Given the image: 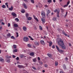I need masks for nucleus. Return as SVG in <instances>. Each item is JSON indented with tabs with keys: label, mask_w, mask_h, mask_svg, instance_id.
<instances>
[{
	"label": "nucleus",
	"mask_w": 73,
	"mask_h": 73,
	"mask_svg": "<svg viewBox=\"0 0 73 73\" xmlns=\"http://www.w3.org/2000/svg\"><path fill=\"white\" fill-rule=\"evenodd\" d=\"M58 43V44L59 45L61 46L62 49H66L65 46H64V41H63V40L61 39H59V41Z\"/></svg>",
	"instance_id": "nucleus-1"
},
{
	"label": "nucleus",
	"mask_w": 73,
	"mask_h": 73,
	"mask_svg": "<svg viewBox=\"0 0 73 73\" xmlns=\"http://www.w3.org/2000/svg\"><path fill=\"white\" fill-rule=\"evenodd\" d=\"M11 15L13 17V18H15L17 17V15L15 12H13L11 13Z\"/></svg>",
	"instance_id": "nucleus-2"
},
{
	"label": "nucleus",
	"mask_w": 73,
	"mask_h": 73,
	"mask_svg": "<svg viewBox=\"0 0 73 73\" xmlns=\"http://www.w3.org/2000/svg\"><path fill=\"white\" fill-rule=\"evenodd\" d=\"M29 40V39L27 36H25V37H24L23 38V40L24 41H25V42H27Z\"/></svg>",
	"instance_id": "nucleus-3"
},
{
	"label": "nucleus",
	"mask_w": 73,
	"mask_h": 73,
	"mask_svg": "<svg viewBox=\"0 0 73 73\" xmlns=\"http://www.w3.org/2000/svg\"><path fill=\"white\" fill-rule=\"evenodd\" d=\"M41 14L43 17H45V12L42 11L41 13Z\"/></svg>",
	"instance_id": "nucleus-4"
},
{
	"label": "nucleus",
	"mask_w": 73,
	"mask_h": 73,
	"mask_svg": "<svg viewBox=\"0 0 73 73\" xmlns=\"http://www.w3.org/2000/svg\"><path fill=\"white\" fill-rule=\"evenodd\" d=\"M70 3V1H68L67 2V5H66L64 6V8H65V7H67L68 6V5Z\"/></svg>",
	"instance_id": "nucleus-5"
},
{
	"label": "nucleus",
	"mask_w": 73,
	"mask_h": 73,
	"mask_svg": "<svg viewBox=\"0 0 73 73\" xmlns=\"http://www.w3.org/2000/svg\"><path fill=\"white\" fill-rule=\"evenodd\" d=\"M17 66L19 68H25V67L24 66L20 65H18Z\"/></svg>",
	"instance_id": "nucleus-6"
},
{
	"label": "nucleus",
	"mask_w": 73,
	"mask_h": 73,
	"mask_svg": "<svg viewBox=\"0 0 73 73\" xmlns=\"http://www.w3.org/2000/svg\"><path fill=\"white\" fill-rule=\"evenodd\" d=\"M41 21H42L43 24H44L45 22V20L43 18L41 19Z\"/></svg>",
	"instance_id": "nucleus-7"
},
{
	"label": "nucleus",
	"mask_w": 73,
	"mask_h": 73,
	"mask_svg": "<svg viewBox=\"0 0 73 73\" xmlns=\"http://www.w3.org/2000/svg\"><path fill=\"white\" fill-rule=\"evenodd\" d=\"M23 28L24 31H27V27H26L24 26L23 27Z\"/></svg>",
	"instance_id": "nucleus-8"
},
{
	"label": "nucleus",
	"mask_w": 73,
	"mask_h": 73,
	"mask_svg": "<svg viewBox=\"0 0 73 73\" xmlns=\"http://www.w3.org/2000/svg\"><path fill=\"white\" fill-rule=\"evenodd\" d=\"M33 17H34V18L35 20H36L38 22V19H37V18H36L35 16L34 15H33Z\"/></svg>",
	"instance_id": "nucleus-9"
},
{
	"label": "nucleus",
	"mask_w": 73,
	"mask_h": 73,
	"mask_svg": "<svg viewBox=\"0 0 73 73\" xmlns=\"http://www.w3.org/2000/svg\"><path fill=\"white\" fill-rule=\"evenodd\" d=\"M4 59L3 58L1 57H0V61L1 62H4Z\"/></svg>",
	"instance_id": "nucleus-10"
},
{
	"label": "nucleus",
	"mask_w": 73,
	"mask_h": 73,
	"mask_svg": "<svg viewBox=\"0 0 73 73\" xmlns=\"http://www.w3.org/2000/svg\"><path fill=\"white\" fill-rule=\"evenodd\" d=\"M13 6H11V7H9V11H13Z\"/></svg>",
	"instance_id": "nucleus-11"
},
{
	"label": "nucleus",
	"mask_w": 73,
	"mask_h": 73,
	"mask_svg": "<svg viewBox=\"0 0 73 73\" xmlns=\"http://www.w3.org/2000/svg\"><path fill=\"white\" fill-rule=\"evenodd\" d=\"M47 14L46 15H47V17H48V14H49V13H50V10H48L47 11Z\"/></svg>",
	"instance_id": "nucleus-12"
},
{
	"label": "nucleus",
	"mask_w": 73,
	"mask_h": 73,
	"mask_svg": "<svg viewBox=\"0 0 73 73\" xmlns=\"http://www.w3.org/2000/svg\"><path fill=\"white\" fill-rule=\"evenodd\" d=\"M48 43H49V46H52V44H53V43H52V42H49Z\"/></svg>",
	"instance_id": "nucleus-13"
},
{
	"label": "nucleus",
	"mask_w": 73,
	"mask_h": 73,
	"mask_svg": "<svg viewBox=\"0 0 73 73\" xmlns=\"http://www.w3.org/2000/svg\"><path fill=\"white\" fill-rule=\"evenodd\" d=\"M23 5H24V8H25V9H27V5H25V4L24 3H23Z\"/></svg>",
	"instance_id": "nucleus-14"
},
{
	"label": "nucleus",
	"mask_w": 73,
	"mask_h": 73,
	"mask_svg": "<svg viewBox=\"0 0 73 73\" xmlns=\"http://www.w3.org/2000/svg\"><path fill=\"white\" fill-rule=\"evenodd\" d=\"M40 42L42 44H44L45 42H44V41L41 40L40 41Z\"/></svg>",
	"instance_id": "nucleus-15"
},
{
	"label": "nucleus",
	"mask_w": 73,
	"mask_h": 73,
	"mask_svg": "<svg viewBox=\"0 0 73 73\" xmlns=\"http://www.w3.org/2000/svg\"><path fill=\"white\" fill-rule=\"evenodd\" d=\"M14 27H15V28H17L18 27V25L16 24H14Z\"/></svg>",
	"instance_id": "nucleus-16"
},
{
	"label": "nucleus",
	"mask_w": 73,
	"mask_h": 73,
	"mask_svg": "<svg viewBox=\"0 0 73 73\" xmlns=\"http://www.w3.org/2000/svg\"><path fill=\"white\" fill-rule=\"evenodd\" d=\"M30 55L31 56H33H33L35 55V53L33 52H31L30 53Z\"/></svg>",
	"instance_id": "nucleus-17"
},
{
	"label": "nucleus",
	"mask_w": 73,
	"mask_h": 73,
	"mask_svg": "<svg viewBox=\"0 0 73 73\" xmlns=\"http://www.w3.org/2000/svg\"><path fill=\"white\" fill-rule=\"evenodd\" d=\"M63 67L64 69H66V65H65V64L63 65Z\"/></svg>",
	"instance_id": "nucleus-18"
},
{
	"label": "nucleus",
	"mask_w": 73,
	"mask_h": 73,
	"mask_svg": "<svg viewBox=\"0 0 73 73\" xmlns=\"http://www.w3.org/2000/svg\"><path fill=\"white\" fill-rule=\"evenodd\" d=\"M56 46L57 50H58V51H60V48H59L58 47L57 45H56Z\"/></svg>",
	"instance_id": "nucleus-19"
},
{
	"label": "nucleus",
	"mask_w": 73,
	"mask_h": 73,
	"mask_svg": "<svg viewBox=\"0 0 73 73\" xmlns=\"http://www.w3.org/2000/svg\"><path fill=\"white\" fill-rule=\"evenodd\" d=\"M47 55L49 57H50V58L52 57V55L50 54H47Z\"/></svg>",
	"instance_id": "nucleus-20"
},
{
	"label": "nucleus",
	"mask_w": 73,
	"mask_h": 73,
	"mask_svg": "<svg viewBox=\"0 0 73 73\" xmlns=\"http://www.w3.org/2000/svg\"><path fill=\"white\" fill-rule=\"evenodd\" d=\"M17 52V49H15L13 50V53H15V52Z\"/></svg>",
	"instance_id": "nucleus-21"
},
{
	"label": "nucleus",
	"mask_w": 73,
	"mask_h": 73,
	"mask_svg": "<svg viewBox=\"0 0 73 73\" xmlns=\"http://www.w3.org/2000/svg\"><path fill=\"white\" fill-rule=\"evenodd\" d=\"M33 62H36V60H37V59H36V58H35L34 59H33Z\"/></svg>",
	"instance_id": "nucleus-22"
},
{
	"label": "nucleus",
	"mask_w": 73,
	"mask_h": 73,
	"mask_svg": "<svg viewBox=\"0 0 73 73\" xmlns=\"http://www.w3.org/2000/svg\"><path fill=\"white\" fill-rule=\"evenodd\" d=\"M27 46L29 48H31V44H27Z\"/></svg>",
	"instance_id": "nucleus-23"
},
{
	"label": "nucleus",
	"mask_w": 73,
	"mask_h": 73,
	"mask_svg": "<svg viewBox=\"0 0 73 73\" xmlns=\"http://www.w3.org/2000/svg\"><path fill=\"white\" fill-rule=\"evenodd\" d=\"M35 44L36 45H39V43L37 42H35Z\"/></svg>",
	"instance_id": "nucleus-24"
},
{
	"label": "nucleus",
	"mask_w": 73,
	"mask_h": 73,
	"mask_svg": "<svg viewBox=\"0 0 73 73\" xmlns=\"http://www.w3.org/2000/svg\"><path fill=\"white\" fill-rule=\"evenodd\" d=\"M15 21H16L17 22H18L19 21V19L17 18H16L15 19Z\"/></svg>",
	"instance_id": "nucleus-25"
},
{
	"label": "nucleus",
	"mask_w": 73,
	"mask_h": 73,
	"mask_svg": "<svg viewBox=\"0 0 73 73\" xmlns=\"http://www.w3.org/2000/svg\"><path fill=\"white\" fill-rule=\"evenodd\" d=\"M39 29L41 31L42 30V27H41V26H39Z\"/></svg>",
	"instance_id": "nucleus-26"
},
{
	"label": "nucleus",
	"mask_w": 73,
	"mask_h": 73,
	"mask_svg": "<svg viewBox=\"0 0 73 73\" xmlns=\"http://www.w3.org/2000/svg\"><path fill=\"white\" fill-rule=\"evenodd\" d=\"M21 13H25V10L23 9V10H22L21 11Z\"/></svg>",
	"instance_id": "nucleus-27"
},
{
	"label": "nucleus",
	"mask_w": 73,
	"mask_h": 73,
	"mask_svg": "<svg viewBox=\"0 0 73 73\" xmlns=\"http://www.w3.org/2000/svg\"><path fill=\"white\" fill-rule=\"evenodd\" d=\"M2 7L3 8H6V7H5V5H2Z\"/></svg>",
	"instance_id": "nucleus-28"
},
{
	"label": "nucleus",
	"mask_w": 73,
	"mask_h": 73,
	"mask_svg": "<svg viewBox=\"0 0 73 73\" xmlns=\"http://www.w3.org/2000/svg\"><path fill=\"white\" fill-rule=\"evenodd\" d=\"M39 63H40V65H42V62L41 61H38Z\"/></svg>",
	"instance_id": "nucleus-29"
},
{
	"label": "nucleus",
	"mask_w": 73,
	"mask_h": 73,
	"mask_svg": "<svg viewBox=\"0 0 73 73\" xmlns=\"http://www.w3.org/2000/svg\"><path fill=\"white\" fill-rule=\"evenodd\" d=\"M13 47L14 49H16V45H13Z\"/></svg>",
	"instance_id": "nucleus-30"
},
{
	"label": "nucleus",
	"mask_w": 73,
	"mask_h": 73,
	"mask_svg": "<svg viewBox=\"0 0 73 73\" xmlns=\"http://www.w3.org/2000/svg\"><path fill=\"white\" fill-rule=\"evenodd\" d=\"M61 12L62 13H63L64 12V9H61Z\"/></svg>",
	"instance_id": "nucleus-31"
},
{
	"label": "nucleus",
	"mask_w": 73,
	"mask_h": 73,
	"mask_svg": "<svg viewBox=\"0 0 73 73\" xmlns=\"http://www.w3.org/2000/svg\"><path fill=\"white\" fill-rule=\"evenodd\" d=\"M28 20H31L32 19V17H29L28 18Z\"/></svg>",
	"instance_id": "nucleus-32"
},
{
	"label": "nucleus",
	"mask_w": 73,
	"mask_h": 73,
	"mask_svg": "<svg viewBox=\"0 0 73 73\" xmlns=\"http://www.w3.org/2000/svg\"><path fill=\"white\" fill-rule=\"evenodd\" d=\"M55 65L56 66H57V65H58V62H55Z\"/></svg>",
	"instance_id": "nucleus-33"
},
{
	"label": "nucleus",
	"mask_w": 73,
	"mask_h": 73,
	"mask_svg": "<svg viewBox=\"0 0 73 73\" xmlns=\"http://www.w3.org/2000/svg\"><path fill=\"white\" fill-rule=\"evenodd\" d=\"M5 5H7V7L8 8V3H5Z\"/></svg>",
	"instance_id": "nucleus-34"
},
{
	"label": "nucleus",
	"mask_w": 73,
	"mask_h": 73,
	"mask_svg": "<svg viewBox=\"0 0 73 73\" xmlns=\"http://www.w3.org/2000/svg\"><path fill=\"white\" fill-rule=\"evenodd\" d=\"M16 34H17V36L16 37H19V33L17 32Z\"/></svg>",
	"instance_id": "nucleus-35"
},
{
	"label": "nucleus",
	"mask_w": 73,
	"mask_h": 73,
	"mask_svg": "<svg viewBox=\"0 0 73 73\" xmlns=\"http://www.w3.org/2000/svg\"><path fill=\"white\" fill-rule=\"evenodd\" d=\"M31 1L32 3L34 4L35 2H34V0H31Z\"/></svg>",
	"instance_id": "nucleus-36"
},
{
	"label": "nucleus",
	"mask_w": 73,
	"mask_h": 73,
	"mask_svg": "<svg viewBox=\"0 0 73 73\" xmlns=\"http://www.w3.org/2000/svg\"><path fill=\"white\" fill-rule=\"evenodd\" d=\"M11 38H12L13 39H15V37H14V36H12L11 37Z\"/></svg>",
	"instance_id": "nucleus-37"
},
{
	"label": "nucleus",
	"mask_w": 73,
	"mask_h": 73,
	"mask_svg": "<svg viewBox=\"0 0 73 73\" xmlns=\"http://www.w3.org/2000/svg\"><path fill=\"white\" fill-rule=\"evenodd\" d=\"M53 20H54V21H56V17H54L53 18Z\"/></svg>",
	"instance_id": "nucleus-38"
},
{
	"label": "nucleus",
	"mask_w": 73,
	"mask_h": 73,
	"mask_svg": "<svg viewBox=\"0 0 73 73\" xmlns=\"http://www.w3.org/2000/svg\"><path fill=\"white\" fill-rule=\"evenodd\" d=\"M28 13H27L26 14V17H27V18H28Z\"/></svg>",
	"instance_id": "nucleus-39"
},
{
	"label": "nucleus",
	"mask_w": 73,
	"mask_h": 73,
	"mask_svg": "<svg viewBox=\"0 0 73 73\" xmlns=\"http://www.w3.org/2000/svg\"><path fill=\"white\" fill-rule=\"evenodd\" d=\"M7 62H10V60L9 58L8 59V60L7 59Z\"/></svg>",
	"instance_id": "nucleus-40"
},
{
	"label": "nucleus",
	"mask_w": 73,
	"mask_h": 73,
	"mask_svg": "<svg viewBox=\"0 0 73 73\" xmlns=\"http://www.w3.org/2000/svg\"><path fill=\"white\" fill-rule=\"evenodd\" d=\"M11 26V24H10V23H9L8 24V27H9Z\"/></svg>",
	"instance_id": "nucleus-41"
},
{
	"label": "nucleus",
	"mask_w": 73,
	"mask_h": 73,
	"mask_svg": "<svg viewBox=\"0 0 73 73\" xmlns=\"http://www.w3.org/2000/svg\"><path fill=\"white\" fill-rule=\"evenodd\" d=\"M44 66L46 68H47V67H48V65H47V64H44Z\"/></svg>",
	"instance_id": "nucleus-42"
},
{
	"label": "nucleus",
	"mask_w": 73,
	"mask_h": 73,
	"mask_svg": "<svg viewBox=\"0 0 73 73\" xmlns=\"http://www.w3.org/2000/svg\"><path fill=\"white\" fill-rule=\"evenodd\" d=\"M7 36H9V37H11V34L10 33H9L7 35Z\"/></svg>",
	"instance_id": "nucleus-43"
},
{
	"label": "nucleus",
	"mask_w": 73,
	"mask_h": 73,
	"mask_svg": "<svg viewBox=\"0 0 73 73\" xmlns=\"http://www.w3.org/2000/svg\"><path fill=\"white\" fill-rule=\"evenodd\" d=\"M67 14H68V12H67L66 13V14L64 15V17H66L67 16Z\"/></svg>",
	"instance_id": "nucleus-44"
},
{
	"label": "nucleus",
	"mask_w": 73,
	"mask_h": 73,
	"mask_svg": "<svg viewBox=\"0 0 73 73\" xmlns=\"http://www.w3.org/2000/svg\"><path fill=\"white\" fill-rule=\"evenodd\" d=\"M48 3H51L52 1L51 0H48Z\"/></svg>",
	"instance_id": "nucleus-45"
},
{
	"label": "nucleus",
	"mask_w": 73,
	"mask_h": 73,
	"mask_svg": "<svg viewBox=\"0 0 73 73\" xmlns=\"http://www.w3.org/2000/svg\"><path fill=\"white\" fill-rule=\"evenodd\" d=\"M68 58L66 57L65 59V60L67 61H68Z\"/></svg>",
	"instance_id": "nucleus-46"
},
{
	"label": "nucleus",
	"mask_w": 73,
	"mask_h": 73,
	"mask_svg": "<svg viewBox=\"0 0 73 73\" xmlns=\"http://www.w3.org/2000/svg\"><path fill=\"white\" fill-rule=\"evenodd\" d=\"M52 48H53V49L54 48H55V46H54V45H53L52 46Z\"/></svg>",
	"instance_id": "nucleus-47"
},
{
	"label": "nucleus",
	"mask_w": 73,
	"mask_h": 73,
	"mask_svg": "<svg viewBox=\"0 0 73 73\" xmlns=\"http://www.w3.org/2000/svg\"><path fill=\"white\" fill-rule=\"evenodd\" d=\"M16 59L17 60H19V57H17V58H16Z\"/></svg>",
	"instance_id": "nucleus-48"
},
{
	"label": "nucleus",
	"mask_w": 73,
	"mask_h": 73,
	"mask_svg": "<svg viewBox=\"0 0 73 73\" xmlns=\"http://www.w3.org/2000/svg\"><path fill=\"white\" fill-rule=\"evenodd\" d=\"M20 57L21 58H22V57H24V56H23V55L22 54L21 55Z\"/></svg>",
	"instance_id": "nucleus-49"
},
{
	"label": "nucleus",
	"mask_w": 73,
	"mask_h": 73,
	"mask_svg": "<svg viewBox=\"0 0 73 73\" xmlns=\"http://www.w3.org/2000/svg\"><path fill=\"white\" fill-rule=\"evenodd\" d=\"M32 68L33 69H35V70H36V68H35V67H33Z\"/></svg>",
	"instance_id": "nucleus-50"
},
{
	"label": "nucleus",
	"mask_w": 73,
	"mask_h": 73,
	"mask_svg": "<svg viewBox=\"0 0 73 73\" xmlns=\"http://www.w3.org/2000/svg\"><path fill=\"white\" fill-rule=\"evenodd\" d=\"M57 14H58L59 13V12H60V10H57Z\"/></svg>",
	"instance_id": "nucleus-51"
},
{
	"label": "nucleus",
	"mask_w": 73,
	"mask_h": 73,
	"mask_svg": "<svg viewBox=\"0 0 73 73\" xmlns=\"http://www.w3.org/2000/svg\"><path fill=\"white\" fill-rule=\"evenodd\" d=\"M38 61H40V57H38Z\"/></svg>",
	"instance_id": "nucleus-52"
},
{
	"label": "nucleus",
	"mask_w": 73,
	"mask_h": 73,
	"mask_svg": "<svg viewBox=\"0 0 73 73\" xmlns=\"http://www.w3.org/2000/svg\"><path fill=\"white\" fill-rule=\"evenodd\" d=\"M1 24L2 25H5V23L4 22H2Z\"/></svg>",
	"instance_id": "nucleus-53"
},
{
	"label": "nucleus",
	"mask_w": 73,
	"mask_h": 73,
	"mask_svg": "<svg viewBox=\"0 0 73 73\" xmlns=\"http://www.w3.org/2000/svg\"><path fill=\"white\" fill-rule=\"evenodd\" d=\"M44 6L45 7H48V6L46 5H44Z\"/></svg>",
	"instance_id": "nucleus-54"
},
{
	"label": "nucleus",
	"mask_w": 73,
	"mask_h": 73,
	"mask_svg": "<svg viewBox=\"0 0 73 73\" xmlns=\"http://www.w3.org/2000/svg\"><path fill=\"white\" fill-rule=\"evenodd\" d=\"M64 35H65V36H67V34H66L65 33H64Z\"/></svg>",
	"instance_id": "nucleus-55"
},
{
	"label": "nucleus",
	"mask_w": 73,
	"mask_h": 73,
	"mask_svg": "<svg viewBox=\"0 0 73 73\" xmlns=\"http://www.w3.org/2000/svg\"><path fill=\"white\" fill-rule=\"evenodd\" d=\"M3 20H0V22L1 23V22H3Z\"/></svg>",
	"instance_id": "nucleus-56"
},
{
	"label": "nucleus",
	"mask_w": 73,
	"mask_h": 73,
	"mask_svg": "<svg viewBox=\"0 0 73 73\" xmlns=\"http://www.w3.org/2000/svg\"><path fill=\"white\" fill-rule=\"evenodd\" d=\"M30 40H33L34 39H33V38H30Z\"/></svg>",
	"instance_id": "nucleus-57"
},
{
	"label": "nucleus",
	"mask_w": 73,
	"mask_h": 73,
	"mask_svg": "<svg viewBox=\"0 0 73 73\" xmlns=\"http://www.w3.org/2000/svg\"><path fill=\"white\" fill-rule=\"evenodd\" d=\"M68 45H69L70 46L71 45H72L71 44H70V43H69L68 44Z\"/></svg>",
	"instance_id": "nucleus-58"
},
{
	"label": "nucleus",
	"mask_w": 73,
	"mask_h": 73,
	"mask_svg": "<svg viewBox=\"0 0 73 73\" xmlns=\"http://www.w3.org/2000/svg\"><path fill=\"white\" fill-rule=\"evenodd\" d=\"M57 11V9H56V10H54V12H56Z\"/></svg>",
	"instance_id": "nucleus-59"
},
{
	"label": "nucleus",
	"mask_w": 73,
	"mask_h": 73,
	"mask_svg": "<svg viewBox=\"0 0 73 73\" xmlns=\"http://www.w3.org/2000/svg\"><path fill=\"white\" fill-rule=\"evenodd\" d=\"M13 58H15V56L14 55H13Z\"/></svg>",
	"instance_id": "nucleus-60"
},
{
	"label": "nucleus",
	"mask_w": 73,
	"mask_h": 73,
	"mask_svg": "<svg viewBox=\"0 0 73 73\" xmlns=\"http://www.w3.org/2000/svg\"><path fill=\"white\" fill-rule=\"evenodd\" d=\"M53 2H54V3H55L56 2V0H53Z\"/></svg>",
	"instance_id": "nucleus-61"
},
{
	"label": "nucleus",
	"mask_w": 73,
	"mask_h": 73,
	"mask_svg": "<svg viewBox=\"0 0 73 73\" xmlns=\"http://www.w3.org/2000/svg\"><path fill=\"white\" fill-rule=\"evenodd\" d=\"M2 29V27H0V30Z\"/></svg>",
	"instance_id": "nucleus-62"
},
{
	"label": "nucleus",
	"mask_w": 73,
	"mask_h": 73,
	"mask_svg": "<svg viewBox=\"0 0 73 73\" xmlns=\"http://www.w3.org/2000/svg\"><path fill=\"white\" fill-rule=\"evenodd\" d=\"M42 72H43V73H44V72H45V70H43Z\"/></svg>",
	"instance_id": "nucleus-63"
},
{
	"label": "nucleus",
	"mask_w": 73,
	"mask_h": 73,
	"mask_svg": "<svg viewBox=\"0 0 73 73\" xmlns=\"http://www.w3.org/2000/svg\"><path fill=\"white\" fill-rule=\"evenodd\" d=\"M57 17H59V15H58V14H57Z\"/></svg>",
	"instance_id": "nucleus-64"
}]
</instances>
